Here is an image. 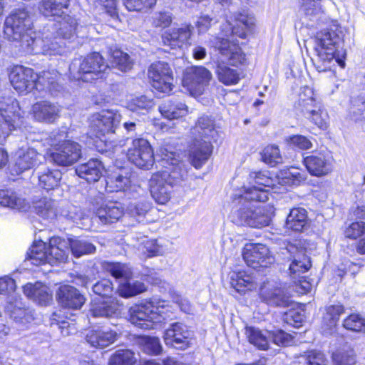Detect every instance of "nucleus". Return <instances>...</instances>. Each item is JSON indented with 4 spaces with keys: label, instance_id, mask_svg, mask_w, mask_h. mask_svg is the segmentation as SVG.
<instances>
[{
    "label": "nucleus",
    "instance_id": "4be33fe9",
    "mask_svg": "<svg viewBox=\"0 0 365 365\" xmlns=\"http://www.w3.org/2000/svg\"><path fill=\"white\" fill-rule=\"evenodd\" d=\"M193 27L190 24L182 25L181 27H173L164 32L162 41L165 46L171 49L180 48L185 45L190 44Z\"/></svg>",
    "mask_w": 365,
    "mask_h": 365
},
{
    "label": "nucleus",
    "instance_id": "cd10ccee",
    "mask_svg": "<svg viewBox=\"0 0 365 365\" xmlns=\"http://www.w3.org/2000/svg\"><path fill=\"white\" fill-rule=\"evenodd\" d=\"M273 185L272 179L268 171H259L255 173L252 180V201L264 202L268 200L269 188Z\"/></svg>",
    "mask_w": 365,
    "mask_h": 365
},
{
    "label": "nucleus",
    "instance_id": "69168bd1",
    "mask_svg": "<svg viewBox=\"0 0 365 365\" xmlns=\"http://www.w3.org/2000/svg\"><path fill=\"white\" fill-rule=\"evenodd\" d=\"M58 215L76 224H78L79 221L83 219L81 210L73 205L68 204L63 206L61 208Z\"/></svg>",
    "mask_w": 365,
    "mask_h": 365
},
{
    "label": "nucleus",
    "instance_id": "79ce46f5",
    "mask_svg": "<svg viewBox=\"0 0 365 365\" xmlns=\"http://www.w3.org/2000/svg\"><path fill=\"white\" fill-rule=\"evenodd\" d=\"M299 11L314 21L324 13L322 0H297Z\"/></svg>",
    "mask_w": 365,
    "mask_h": 365
},
{
    "label": "nucleus",
    "instance_id": "e433bc0d",
    "mask_svg": "<svg viewBox=\"0 0 365 365\" xmlns=\"http://www.w3.org/2000/svg\"><path fill=\"white\" fill-rule=\"evenodd\" d=\"M159 110L165 118L172 120L185 116L187 113V107L182 101L170 100L163 103Z\"/></svg>",
    "mask_w": 365,
    "mask_h": 365
},
{
    "label": "nucleus",
    "instance_id": "393cba45",
    "mask_svg": "<svg viewBox=\"0 0 365 365\" xmlns=\"http://www.w3.org/2000/svg\"><path fill=\"white\" fill-rule=\"evenodd\" d=\"M58 303L65 308L78 310L85 303L84 297L75 287L70 285L61 286L57 292Z\"/></svg>",
    "mask_w": 365,
    "mask_h": 365
},
{
    "label": "nucleus",
    "instance_id": "6ab92c4d",
    "mask_svg": "<svg viewBox=\"0 0 365 365\" xmlns=\"http://www.w3.org/2000/svg\"><path fill=\"white\" fill-rule=\"evenodd\" d=\"M168 174L157 172L153 173L149 180L150 194L159 204H165L169 201L174 187L166 180Z\"/></svg>",
    "mask_w": 365,
    "mask_h": 365
},
{
    "label": "nucleus",
    "instance_id": "a19ab883",
    "mask_svg": "<svg viewBox=\"0 0 365 365\" xmlns=\"http://www.w3.org/2000/svg\"><path fill=\"white\" fill-rule=\"evenodd\" d=\"M239 210H237V223L242 226H250L251 222V196L250 192L246 190L244 194L240 195L237 198Z\"/></svg>",
    "mask_w": 365,
    "mask_h": 365
},
{
    "label": "nucleus",
    "instance_id": "09e8293b",
    "mask_svg": "<svg viewBox=\"0 0 365 365\" xmlns=\"http://www.w3.org/2000/svg\"><path fill=\"white\" fill-rule=\"evenodd\" d=\"M215 73L220 82L230 86L237 84L240 81V74L237 70L231 68L224 63H218Z\"/></svg>",
    "mask_w": 365,
    "mask_h": 365
},
{
    "label": "nucleus",
    "instance_id": "b1692460",
    "mask_svg": "<svg viewBox=\"0 0 365 365\" xmlns=\"http://www.w3.org/2000/svg\"><path fill=\"white\" fill-rule=\"evenodd\" d=\"M60 112V106L48 101L37 102L31 108L33 118L41 123H54L59 118Z\"/></svg>",
    "mask_w": 365,
    "mask_h": 365
},
{
    "label": "nucleus",
    "instance_id": "de8ad7c7",
    "mask_svg": "<svg viewBox=\"0 0 365 365\" xmlns=\"http://www.w3.org/2000/svg\"><path fill=\"white\" fill-rule=\"evenodd\" d=\"M235 24L230 21H227V26L230 27L232 34L237 35L242 39H245L250 33V17L247 14H239L235 19Z\"/></svg>",
    "mask_w": 365,
    "mask_h": 365
},
{
    "label": "nucleus",
    "instance_id": "13d9d810",
    "mask_svg": "<svg viewBox=\"0 0 365 365\" xmlns=\"http://www.w3.org/2000/svg\"><path fill=\"white\" fill-rule=\"evenodd\" d=\"M343 327L353 332H365V318L359 314H351L344 319Z\"/></svg>",
    "mask_w": 365,
    "mask_h": 365
},
{
    "label": "nucleus",
    "instance_id": "c03bdc74",
    "mask_svg": "<svg viewBox=\"0 0 365 365\" xmlns=\"http://www.w3.org/2000/svg\"><path fill=\"white\" fill-rule=\"evenodd\" d=\"M61 176L58 170L44 169L38 173V185L46 190H53L58 185Z\"/></svg>",
    "mask_w": 365,
    "mask_h": 365
},
{
    "label": "nucleus",
    "instance_id": "ea45409f",
    "mask_svg": "<svg viewBox=\"0 0 365 365\" xmlns=\"http://www.w3.org/2000/svg\"><path fill=\"white\" fill-rule=\"evenodd\" d=\"M26 262L38 266L46 263L50 264L47 245L43 241L34 242L27 252Z\"/></svg>",
    "mask_w": 365,
    "mask_h": 365
},
{
    "label": "nucleus",
    "instance_id": "ddd939ff",
    "mask_svg": "<svg viewBox=\"0 0 365 365\" xmlns=\"http://www.w3.org/2000/svg\"><path fill=\"white\" fill-rule=\"evenodd\" d=\"M212 73L203 66H192L183 73L182 85L192 95H200L208 85Z\"/></svg>",
    "mask_w": 365,
    "mask_h": 365
},
{
    "label": "nucleus",
    "instance_id": "c9c22d12",
    "mask_svg": "<svg viewBox=\"0 0 365 365\" xmlns=\"http://www.w3.org/2000/svg\"><path fill=\"white\" fill-rule=\"evenodd\" d=\"M308 224L307 211L303 207L290 210L285 222V227L294 232H302Z\"/></svg>",
    "mask_w": 365,
    "mask_h": 365
},
{
    "label": "nucleus",
    "instance_id": "37998d69",
    "mask_svg": "<svg viewBox=\"0 0 365 365\" xmlns=\"http://www.w3.org/2000/svg\"><path fill=\"white\" fill-rule=\"evenodd\" d=\"M0 205L18 210H26L29 208L28 202L11 190H0Z\"/></svg>",
    "mask_w": 365,
    "mask_h": 365
},
{
    "label": "nucleus",
    "instance_id": "864d4df0",
    "mask_svg": "<svg viewBox=\"0 0 365 365\" xmlns=\"http://www.w3.org/2000/svg\"><path fill=\"white\" fill-rule=\"evenodd\" d=\"M34 209L36 213L45 220H53L58 215L56 203L50 199L39 200Z\"/></svg>",
    "mask_w": 365,
    "mask_h": 365
},
{
    "label": "nucleus",
    "instance_id": "f3484780",
    "mask_svg": "<svg viewBox=\"0 0 365 365\" xmlns=\"http://www.w3.org/2000/svg\"><path fill=\"white\" fill-rule=\"evenodd\" d=\"M271 339L274 344L282 346L289 345L292 341V336L282 330L270 332L267 330L262 331L252 327V345L259 349H267Z\"/></svg>",
    "mask_w": 365,
    "mask_h": 365
},
{
    "label": "nucleus",
    "instance_id": "58836bf2",
    "mask_svg": "<svg viewBox=\"0 0 365 365\" xmlns=\"http://www.w3.org/2000/svg\"><path fill=\"white\" fill-rule=\"evenodd\" d=\"M302 112L304 117L319 128L322 130L327 128L329 117L321 103L314 104L312 107L309 106Z\"/></svg>",
    "mask_w": 365,
    "mask_h": 365
},
{
    "label": "nucleus",
    "instance_id": "a18cd8bd",
    "mask_svg": "<svg viewBox=\"0 0 365 365\" xmlns=\"http://www.w3.org/2000/svg\"><path fill=\"white\" fill-rule=\"evenodd\" d=\"M109 53L113 67L123 72H126L132 68L133 60L128 53L117 48H110Z\"/></svg>",
    "mask_w": 365,
    "mask_h": 365
},
{
    "label": "nucleus",
    "instance_id": "9b49d317",
    "mask_svg": "<svg viewBox=\"0 0 365 365\" xmlns=\"http://www.w3.org/2000/svg\"><path fill=\"white\" fill-rule=\"evenodd\" d=\"M29 43H26L23 52L28 54H42L51 57L61 55L64 50V43L60 38L51 34L43 33L41 36L36 34L32 39H29Z\"/></svg>",
    "mask_w": 365,
    "mask_h": 365
},
{
    "label": "nucleus",
    "instance_id": "2eb2a0df",
    "mask_svg": "<svg viewBox=\"0 0 365 365\" xmlns=\"http://www.w3.org/2000/svg\"><path fill=\"white\" fill-rule=\"evenodd\" d=\"M160 164L164 169L159 171V173H166L168 174L166 180L171 182L173 186L180 185L187 179L188 173L187 165L184 163L179 161L175 158V154L173 152L165 150V153H163Z\"/></svg>",
    "mask_w": 365,
    "mask_h": 365
},
{
    "label": "nucleus",
    "instance_id": "c85d7f7f",
    "mask_svg": "<svg viewBox=\"0 0 365 365\" xmlns=\"http://www.w3.org/2000/svg\"><path fill=\"white\" fill-rule=\"evenodd\" d=\"M5 309L14 321L21 324L26 325L34 319L33 311L26 308L20 298L12 297V301L7 303Z\"/></svg>",
    "mask_w": 365,
    "mask_h": 365
},
{
    "label": "nucleus",
    "instance_id": "49530a36",
    "mask_svg": "<svg viewBox=\"0 0 365 365\" xmlns=\"http://www.w3.org/2000/svg\"><path fill=\"white\" fill-rule=\"evenodd\" d=\"M274 214V208L264 205L256 208L252 212V227L262 228L269 225Z\"/></svg>",
    "mask_w": 365,
    "mask_h": 365
},
{
    "label": "nucleus",
    "instance_id": "f704fd0d",
    "mask_svg": "<svg viewBox=\"0 0 365 365\" xmlns=\"http://www.w3.org/2000/svg\"><path fill=\"white\" fill-rule=\"evenodd\" d=\"M103 167L98 159H91L86 163L79 165L76 173L78 177L85 179L88 182L98 181L103 171Z\"/></svg>",
    "mask_w": 365,
    "mask_h": 365
},
{
    "label": "nucleus",
    "instance_id": "1a4fd4ad",
    "mask_svg": "<svg viewBox=\"0 0 365 365\" xmlns=\"http://www.w3.org/2000/svg\"><path fill=\"white\" fill-rule=\"evenodd\" d=\"M24 123V117L19 103L11 98L0 99V138H5L9 133L20 128Z\"/></svg>",
    "mask_w": 365,
    "mask_h": 365
},
{
    "label": "nucleus",
    "instance_id": "052dcab7",
    "mask_svg": "<svg viewBox=\"0 0 365 365\" xmlns=\"http://www.w3.org/2000/svg\"><path fill=\"white\" fill-rule=\"evenodd\" d=\"M139 344L141 351L150 355H158L162 351L160 340L157 337H143L140 340Z\"/></svg>",
    "mask_w": 365,
    "mask_h": 365
},
{
    "label": "nucleus",
    "instance_id": "3c124183",
    "mask_svg": "<svg viewBox=\"0 0 365 365\" xmlns=\"http://www.w3.org/2000/svg\"><path fill=\"white\" fill-rule=\"evenodd\" d=\"M334 365H355L356 354L350 346H345L332 354Z\"/></svg>",
    "mask_w": 365,
    "mask_h": 365
},
{
    "label": "nucleus",
    "instance_id": "4468645a",
    "mask_svg": "<svg viewBox=\"0 0 365 365\" xmlns=\"http://www.w3.org/2000/svg\"><path fill=\"white\" fill-rule=\"evenodd\" d=\"M148 76L153 87L162 93H168L173 89V71L168 63L157 61L148 68Z\"/></svg>",
    "mask_w": 365,
    "mask_h": 365
},
{
    "label": "nucleus",
    "instance_id": "7ed1b4c3",
    "mask_svg": "<svg viewBox=\"0 0 365 365\" xmlns=\"http://www.w3.org/2000/svg\"><path fill=\"white\" fill-rule=\"evenodd\" d=\"M195 138L189 150V160L195 168H200L210 157L212 152L211 140L217 135L214 120L203 115L198 118L193 128Z\"/></svg>",
    "mask_w": 365,
    "mask_h": 365
},
{
    "label": "nucleus",
    "instance_id": "bf43d9fd",
    "mask_svg": "<svg viewBox=\"0 0 365 365\" xmlns=\"http://www.w3.org/2000/svg\"><path fill=\"white\" fill-rule=\"evenodd\" d=\"M135 361L134 352L129 349L118 350L110 359L109 365H133Z\"/></svg>",
    "mask_w": 365,
    "mask_h": 365
},
{
    "label": "nucleus",
    "instance_id": "5fc2aeb1",
    "mask_svg": "<svg viewBox=\"0 0 365 365\" xmlns=\"http://www.w3.org/2000/svg\"><path fill=\"white\" fill-rule=\"evenodd\" d=\"M61 18L62 21L60 23L57 34L63 39H72L76 35L78 23L73 17L68 14Z\"/></svg>",
    "mask_w": 365,
    "mask_h": 365
},
{
    "label": "nucleus",
    "instance_id": "0eeeda50",
    "mask_svg": "<svg viewBox=\"0 0 365 365\" xmlns=\"http://www.w3.org/2000/svg\"><path fill=\"white\" fill-rule=\"evenodd\" d=\"M108 68L102 56L98 53H93L83 58L74 59L70 65L69 71L75 79L91 82L98 78Z\"/></svg>",
    "mask_w": 365,
    "mask_h": 365
},
{
    "label": "nucleus",
    "instance_id": "423d86ee",
    "mask_svg": "<svg viewBox=\"0 0 365 365\" xmlns=\"http://www.w3.org/2000/svg\"><path fill=\"white\" fill-rule=\"evenodd\" d=\"M165 309L163 306H155L150 302L135 304L129 309V320L142 329H151L155 324L163 322L168 317Z\"/></svg>",
    "mask_w": 365,
    "mask_h": 365
},
{
    "label": "nucleus",
    "instance_id": "20e7f679",
    "mask_svg": "<svg viewBox=\"0 0 365 365\" xmlns=\"http://www.w3.org/2000/svg\"><path fill=\"white\" fill-rule=\"evenodd\" d=\"M4 34L9 41L19 42L22 51H24L26 43H30L29 39L36 34L29 13L25 8L14 10L6 18Z\"/></svg>",
    "mask_w": 365,
    "mask_h": 365
},
{
    "label": "nucleus",
    "instance_id": "8fccbe9b",
    "mask_svg": "<svg viewBox=\"0 0 365 365\" xmlns=\"http://www.w3.org/2000/svg\"><path fill=\"white\" fill-rule=\"evenodd\" d=\"M230 284L237 292L245 294L251 289L250 273L246 271L233 273L231 276Z\"/></svg>",
    "mask_w": 365,
    "mask_h": 365
},
{
    "label": "nucleus",
    "instance_id": "6e6d98bb",
    "mask_svg": "<svg viewBox=\"0 0 365 365\" xmlns=\"http://www.w3.org/2000/svg\"><path fill=\"white\" fill-rule=\"evenodd\" d=\"M262 160L266 164L274 167L283 163V157L279 148L275 145L266 146L260 153Z\"/></svg>",
    "mask_w": 365,
    "mask_h": 365
},
{
    "label": "nucleus",
    "instance_id": "dca6fc26",
    "mask_svg": "<svg viewBox=\"0 0 365 365\" xmlns=\"http://www.w3.org/2000/svg\"><path fill=\"white\" fill-rule=\"evenodd\" d=\"M192 332L187 327L180 322L170 324L164 333V341L166 345L178 349L185 350L192 344Z\"/></svg>",
    "mask_w": 365,
    "mask_h": 365
},
{
    "label": "nucleus",
    "instance_id": "9d476101",
    "mask_svg": "<svg viewBox=\"0 0 365 365\" xmlns=\"http://www.w3.org/2000/svg\"><path fill=\"white\" fill-rule=\"evenodd\" d=\"M81 155V145L66 140L50 149L47 153V160L58 166L67 167L76 163Z\"/></svg>",
    "mask_w": 365,
    "mask_h": 365
},
{
    "label": "nucleus",
    "instance_id": "f257e3e1",
    "mask_svg": "<svg viewBox=\"0 0 365 365\" xmlns=\"http://www.w3.org/2000/svg\"><path fill=\"white\" fill-rule=\"evenodd\" d=\"M314 56L312 61L319 72L331 71L336 64L345 67L346 51L341 28L332 25L317 33L314 37Z\"/></svg>",
    "mask_w": 365,
    "mask_h": 365
},
{
    "label": "nucleus",
    "instance_id": "338daca9",
    "mask_svg": "<svg viewBox=\"0 0 365 365\" xmlns=\"http://www.w3.org/2000/svg\"><path fill=\"white\" fill-rule=\"evenodd\" d=\"M157 0H124V5L130 11H146L156 4Z\"/></svg>",
    "mask_w": 365,
    "mask_h": 365
},
{
    "label": "nucleus",
    "instance_id": "5701e85b",
    "mask_svg": "<svg viewBox=\"0 0 365 365\" xmlns=\"http://www.w3.org/2000/svg\"><path fill=\"white\" fill-rule=\"evenodd\" d=\"M287 250L292 260L289 265L290 275L293 279H297V277H300L301 274L307 272L311 267L310 259L303 249L298 248L294 245H289Z\"/></svg>",
    "mask_w": 365,
    "mask_h": 365
},
{
    "label": "nucleus",
    "instance_id": "412c9836",
    "mask_svg": "<svg viewBox=\"0 0 365 365\" xmlns=\"http://www.w3.org/2000/svg\"><path fill=\"white\" fill-rule=\"evenodd\" d=\"M259 294L267 304L274 306L289 307L292 303L290 292L275 287L271 282L263 283L259 289Z\"/></svg>",
    "mask_w": 365,
    "mask_h": 365
},
{
    "label": "nucleus",
    "instance_id": "6e6552de",
    "mask_svg": "<svg viewBox=\"0 0 365 365\" xmlns=\"http://www.w3.org/2000/svg\"><path fill=\"white\" fill-rule=\"evenodd\" d=\"M104 268L115 279L124 280L118 288V292L120 297L129 298L145 291L146 288L143 282L129 280L132 275V271L128 264L120 262H108L104 265Z\"/></svg>",
    "mask_w": 365,
    "mask_h": 365
},
{
    "label": "nucleus",
    "instance_id": "f03ea898",
    "mask_svg": "<svg viewBox=\"0 0 365 365\" xmlns=\"http://www.w3.org/2000/svg\"><path fill=\"white\" fill-rule=\"evenodd\" d=\"M60 78V74L56 70L43 71L38 75L33 69L22 66H14L9 73L12 86L21 93L31 92L35 88L56 95L62 88L58 83Z\"/></svg>",
    "mask_w": 365,
    "mask_h": 365
},
{
    "label": "nucleus",
    "instance_id": "c756f323",
    "mask_svg": "<svg viewBox=\"0 0 365 365\" xmlns=\"http://www.w3.org/2000/svg\"><path fill=\"white\" fill-rule=\"evenodd\" d=\"M123 214V208L117 202L103 203L96 209V215L104 225L112 224L118 221Z\"/></svg>",
    "mask_w": 365,
    "mask_h": 365
},
{
    "label": "nucleus",
    "instance_id": "2f4dec72",
    "mask_svg": "<svg viewBox=\"0 0 365 365\" xmlns=\"http://www.w3.org/2000/svg\"><path fill=\"white\" fill-rule=\"evenodd\" d=\"M70 0H41L39 11L46 17L61 18L67 14Z\"/></svg>",
    "mask_w": 365,
    "mask_h": 365
},
{
    "label": "nucleus",
    "instance_id": "680f3d73",
    "mask_svg": "<svg viewBox=\"0 0 365 365\" xmlns=\"http://www.w3.org/2000/svg\"><path fill=\"white\" fill-rule=\"evenodd\" d=\"M150 204L147 201L138 202L130 204L128 210L132 217L136 218L139 222H145V217L150 210Z\"/></svg>",
    "mask_w": 365,
    "mask_h": 365
},
{
    "label": "nucleus",
    "instance_id": "f8f14e48",
    "mask_svg": "<svg viewBox=\"0 0 365 365\" xmlns=\"http://www.w3.org/2000/svg\"><path fill=\"white\" fill-rule=\"evenodd\" d=\"M127 157L130 162L140 169H150L155 162L153 149L149 142L143 138L133 140L128 148Z\"/></svg>",
    "mask_w": 365,
    "mask_h": 365
},
{
    "label": "nucleus",
    "instance_id": "473e14b6",
    "mask_svg": "<svg viewBox=\"0 0 365 365\" xmlns=\"http://www.w3.org/2000/svg\"><path fill=\"white\" fill-rule=\"evenodd\" d=\"M24 294L42 306H46L52 299V294L46 285L41 282L28 283L24 287Z\"/></svg>",
    "mask_w": 365,
    "mask_h": 365
},
{
    "label": "nucleus",
    "instance_id": "4d7b16f0",
    "mask_svg": "<svg viewBox=\"0 0 365 365\" xmlns=\"http://www.w3.org/2000/svg\"><path fill=\"white\" fill-rule=\"evenodd\" d=\"M344 312V308L342 305H331L326 309V313L323 317V324L327 326L329 329H332L336 327L340 316Z\"/></svg>",
    "mask_w": 365,
    "mask_h": 365
},
{
    "label": "nucleus",
    "instance_id": "39448f33",
    "mask_svg": "<svg viewBox=\"0 0 365 365\" xmlns=\"http://www.w3.org/2000/svg\"><path fill=\"white\" fill-rule=\"evenodd\" d=\"M120 122V115L111 110H102L93 114L90 119L89 133L99 138L105 144V150L117 146V142L111 139L115 128ZM101 151H104L102 149Z\"/></svg>",
    "mask_w": 365,
    "mask_h": 365
},
{
    "label": "nucleus",
    "instance_id": "bb28decb",
    "mask_svg": "<svg viewBox=\"0 0 365 365\" xmlns=\"http://www.w3.org/2000/svg\"><path fill=\"white\" fill-rule=\"evenodd\" d=\"M45 160V156L34 148L20 149L16 153L15 167L16 171L22 173L38 166Z\"/></svg>",
    "mask_w": 365,
    "mask_h": 365
},
{
    "label": "nucleus",
    "instance_id": "a211bd4d",
    "mask_svg": "<svg viewBox=\"0 0 365 365\" xmlns=\"http://www.w3.org/2000/svg\"><path fill=\"white\" fill-rule=\"evenodd\" d=\"M304 163L309 173L314 176L328 175L333 170V158L329 153H314L304 157Z\"/></svg>",
    "mask_w": 365,
    "mask_h": 365
},
{
    "label": "nucleus",
    "instance_id": "aec40b11",
    "mask_svg": "<svg viewBox=\"0 0 365 365\" xmlns=\"http://www.w3.org/2000/svg\"><path fill=\"white\" fill-rule=\"evenodd\" d=\"M214 46L223 57V60L232 66L242 63L245 59L241 47L234 43L233 39L217 37L214 42Z\"/></svg>",
    "mask_w": 365,
    "mask_h": 365
},
{
    "label": "nucleus",
    "instance_id": "a878e982",
    "mask_svg": "<svg viewBox=\"0 0 365 365\" xmlns=\"http://www.w3.org/2000/svg\"><path fill=\"white\" fill-rule=\"evenodd\" d=\"M116 331L108 328L90 329L86 334V341L93 347L103 349L113 344L118 339Z\"/></svg>",
    "mask_w": 365,
    "mask_h": 365
},
{
    "label": "nucleus",
    "instance_id": "0e129e2a",
    "mask_svg": "<svg viewBox=\"0 0 365 365\" xmlns=\"http://www.w3.org/2000/svg\"><path fill=\"white\" fill-rule=\"evenodd\" d=\"M320 103L314 98V93L312 88L303 86L299 93L298 105L302 107V111L307 109V107H312L313 105Z\"/></svg>",
    "mask_w": 365,
    "mask_h": 365
},
{
    "label": "nucleus",
    "instance_id": "4c0bfd02",
    "mask_svg": "<svg viewBox=\"0 0 365 365\" xmlns=\"http://www.w3.org/2000/svg\"><path fill=\"white\" fill-rule=\"evenodd\" d=\"M274 262L268 247L262 244L252 243V269L267 267Z\"/></svg>",
    "mask_w": 365,
    "mask_h": 365
},
{
    "label": "nucleus",
    "instance_id": "72a5a7b5",
    "mask_svg": "<svg viewBox=\"0 0 365 365\" xmlns=\"http://www.w3.org/2000/svg\"><path fill=\"white\" fill-rule=\"evenodd\" d=\"M90 314L95 318L113 317L119 313V304L117 301H101L94 299L90 308Z\"/></svg>",
    "mask_w": 365,
    "mask_h": 365
},
{
    "label": "nucleus",
    "instance_id": "603ef678",
    "mask_svg": "<svg viewBox=\"0 0 365 365\" xmlns=\"http://www.w3.org/2000/svg\"><path fill=\"white\" fill-rule=\"evenodd\" d=\"M68 247L76 257L84 255L93 254L96 252V247L89 241L83 239H68Z\"/></svg>",
    "mask_w": 365,
    "mask_h": 365
},
{
    "label": "nucleus",
    "instance_id": "7c9ffc66",
    "mask_svg": "<svg viewBox=\"0 0 365 365\" xmlns=\"http://www.w3.org/2000/svg\"><path fill=\"white\" fill-rule=\"evenodd\" d=\"M68 242L59 237H53L47 245L50 264L65 262L68 257Z\"/></svg>",
    "mask_w": 365,
    "mask_h": 365
},
{
    "label": "nucleus",
    "instance_id": "e2e57ef3",
    "mask_svg": "<svg viewBox=\"0 0 365 365\" xmlns=\"http://www.w3.org/2000/svg\"><path fill=\"white\" fill-rule=\"evenodd\" d=\"M298 363L299 365H328V360L323 353L311 351L308 354L301 356Z\"/></svg>",
    "mask_w": 365,
    "mask_h": 365
},
{
    "label": "nucleus",
    "instance_id": "774afa93",
    "mask_svg": "<svg viewBox=\"0 0 365 365\" xmlns=\"http://www.w3.org/2000/svg\"><path fill=\"white\" fill-rule=\"evenodd\" d=\"M344 233L346 238L356 240L365 234V222L363 221L353 222L345 227Z\"/></svg>",
    "mask_w": 365,
    "mask_h": 365
}]
</instances>
